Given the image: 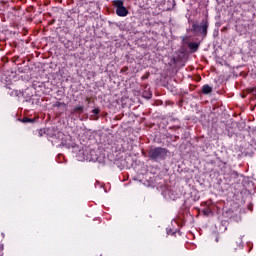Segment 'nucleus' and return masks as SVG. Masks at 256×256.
Listing matches in <instances>:
<instances>
[{
	"instance_id": "obj_1",
	"label": "nucleus",
	"mask_w": 256,
	"mask_h": 256,
	"mask_svg": "<svg viewBox=\"0 0 256 256\" xmlns=\"http://www.w3.org/2000/svg\"><path fill=\"white\" fill-rule=\"evenodd\" d=\"M149 157L154 161H163V159H167V149L161 147L152 148L149 151Z\"/></svg>"
},
{
	"instance_id": "obj_2",
	"label": "nucleus",
	"mask_w": 256,
	"mask_h": 256,
	"mask_svg": "<svg viewBox=\"0 0 256 256\" xmlns=\"http://www.w3.org/2000/svg\"><path fill=\"white\" fill-rule=\"evenodd\" d=\"M113 5L116 7V15L118 17H127L129 15V10L123 6V0H114Z\"/></svg>"
},
{
	"instance_id": "obj_3",
	"label": "nucleus",
	"mask_w": 256,
	"mask_h": 256,
	"mask_svg": "<svg viewBox=\"0 0 256 256\" xmlns=\"http://www.w3.org/2000/svg\"><path fill=\"white\" fill-rule=\"evenodd\" d=\"M192 27L194 31H198L199 33H203V35H207V29L209 28V23H207V20H202L200 25L194 24Z\"/></svg>"
},
{
	"instance_id": "obj_4",
	"label": "nucleus",
	"mask_w": 256,
	"mask_h": 256,
	"mask_svg": "<svg viewBox=\"0 0 256 256\" xmlns=\"http://www.w3.org/2000/svg\"><path fill=\"white\" fill-rule=\"evenodd\" d=\"M211 91H213V88L207 84L202 87V93H204V95H209Z\"/></svg>"
},
{
	"instance_id": "obj_5",
	"label": "nucleus",
	"mask_w": 256,
	"mask_h": 256,
	"mask_svg": "<svg viewBox=\"0 0 256 256\" xmlns=\"http://www.w3.org/2000/svg\"><path fill=\"white\" fill-rule=\"evenodd\" d=\"M73 113H83V106H76L73 109Z\"/></svg>"
},
{
	"instance_id": "obj_6",
	"label": "nucleus",
	"mask_w": 256,
	"mask_h": 256,
	"mask_svg": "<svg viewBox=\"0 0 256 256\" xmlns=\"http://www.w3.org/2000/svg\"><path fill=\"white\" fill-rule=\"evenodd\" d=\"M189 47H190V49H192V51H197V49H199V44H197V43H190Z\"/></svg>"
},
{
	"instance_id": "obj_7",
	"label": "nucleus",
	"mask_w": 256,
	"mask_h": 256,
	"mask_svg": "<svg viewBox=\"0 0 256 256\" xmlns=\"http://www.w3.org/2000/svg\"><path fill=\"white\" fill-rule=\"evenodd\" d=\"M204 215L209 216L211 215V208H206L203 210Z\"/></svg>"
},
{
	"instance_id": "obj_8",
	"label": "nucleus",
	"mask_w": 256,
	"mask_h": 256,
	"mask_svg": "<svg viewBox=\"0 0 256 256\" xmlns=\"http://www.w3.org/2000/svg\"><path fill=\"white\" fill-rule=\"evenodd\" d=\"M92 113H93L94 115H99V113H100L99 108L93 109V110H92Z\"/></svg>"
},
{
	"instance_id": "obj_9",
	"label": "nucleus",
	"mask_w": 256,
	"mask_h": 256,
	"mask_svg": "<svg viewBox=\"0 0 256 256\" xmlns=\"http://www.w3.org/2000/svg\"><path fill=\"white\" fill-rule=\"evenodd\" d=\"M55 107H65V103L57 102Z\"/></svg>"
},
{
	"instance_id": "obj_10",
	"label": "nucleus",
	"mask_w": 256,
	"mask_h": 256,
	"mask_svg": "<svg viewBox=\"0 0 256 256\" xmlns=\"http://www.w3.org/2000/svg\"><path fill=\"white\" fill-rule=\"evenodd\" d=\"M22 122H23V123H31V119H29V118H24V119L22 120Z\"/></svg>"
},
{
	"instance_id": "obj_11",
	"label": "nucleus",
	"mask_w": 256,
	"mask_h": 256,
	"mask_svg": "<svg viewBox=\"0 0 256 256\" xmlns=\"http://www.w3.org/2000/svg\"><path fill=\"white\" fill-rule=\"evenodd\" d=\"M148 99H151V94H149V96L147 97Z\"/></svg>"
},
{
	"instance_id": "obj_12",
	"label": "nucleus",
	"mask_w": 256,
	"mask_h": 256,
	"mask_svg": "<svg viewBox=\"0 0 256 256\" xmlns=\"http://www.w3.org/2000/svg\"><path fill=\"white\" fill-rule=\"evenodd\" d=\"M0 256H3V252L2 251H0Z\"/></svg>"
}]
</instances>
